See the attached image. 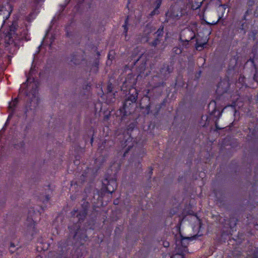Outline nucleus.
Here are the masks:
<instances>
[{
	"label": "nucleus",
	"instance_id": "obj_1",
	"mask_svg": "<svg viewBox=\"0 0 258 258\" xmlns=\"http://www.w3.org/2000/svg\"><path fill=\"white\" fill-rule=\"evenodd\" d=\"M191 222H192L193 230L196 233V235H198L202 226L201 221L197 216H195L191 218Z\"/></svg>",
	"mask_w": 258,
	"mask_h": 258
},
{
	"label": "nucleus",
	"instance_id": "obj_2",
	"mask_svg": "<svg viewBox=\"0 0 258 258\" xmlns=\"http://www.w3.org/2000/svg\"><path fill=\"white\" fill-rule=\"evenodd\" d=\"M176 253L173 254L171 258H184V254L187 252V247L186 246L180 247L177 245L175 249Z\"/></svg>",
	"mask_w": 258,
	"mask_h": 258
},
{
	"label": "nucleus",
	"instance_id": "obj_3",
	"mask_svg": "<svg viewBox=\"0 0 258 258\" xmlns=\"http://www.w3.org/2000/svg\"><path fill=\"white\" fill-rule=\"evenodd\" d=\"M187 2V7L192 10H197L200 8L202 3L198 2L197 0H186Z\"/></svg>",
	"mask_w": 258,
	"mask_h": 258
},
{
	"label": "nucleus",
	"instance_id": "obj_4",
	"mask_svg": "<svg viewBox=\"0 0 258 258\" xmlns=\"http://www.w3.org/2000/svg\"><path fill=\"white\" fill-rule=\"evenodd\" d=\"M8 7H9V10H7L6 9L3 8L1 10H0V15H2V13L4 14H6V16L4 17V19L7 20L8 19L12 11V7L10 5H8Z\"/></svg>",
	"mask_w": 258,
	"mask_h": 258
},
{
	"label": "nucleus",
	"instance_id": "obj_5",
	"mask_svg": "<svg viewBox=\"0 0 258 258\" xmlns=\"http://www.w3.org/2000/svg\"><path fill=\"white\" fill-rule=\"evenodd\" d=\"M207 43V41H205L204 43L201 44L198 41L197 42V46L196 48L198 50H201Z\"/></svg>",
	"mask_w": 258,
	"mask_h": 258
},
{
	"label": "nucleus",
	"instance_id": "obj_6",
	"mask_svg": "<svg viewBox=\"0 0 258 258\" xmlns=\"http://www.w3.org/2000/svg\"><path fill=\"white\" fill-rule=\"evenodd\" d=\"M219 19H220V18H218L215 20H213V21L209 20V21L205 20V21L207 23H208L209 24L214 25V24H217V23L219 21Z\"/></svg>",
	"mask_w": 258,
	"mask_h": 258
},
{
	"label": "nucleus",
	"instance_id": "obj_7",
	"mask_svg": "<svg viewBox=\"0 0 258 258\" xmlns=\"http://www.w3.org/2000/svg\"><path fill=\"white\" fill-rule=\"evenodd\" d=\"M107 190L110 192L112 193L114 190V188L113 187L112 189H110L108 186L107 187Z\"/></svg>",
	"mask_w": 258,
	"mask_h": 258
},
{
	"label": "nucleus",
	"instance_id": "obj_8",
	"mask_svg": "<svg viewBox=\"0 0 258 258\" xmlns=\"http://www.w3.org/2000/svg\"><path fill=\"white\" fill-rule=\"evenodd\" d=\"M181 16V14H180V15H178V14H176V15H174L173 16V17H175V18H178V17H180V16Z\"/></svg>",
	"mask_w": 258,
	"mask_h": 258
},
{
	"label": "nucleus",
	"instance_id": "obj_9",
	"mask_svg": "<svg viewBox=\"0 0 258 258\" xmlns=\"http://www.w3.org/2000/svg\"><path fill=\"white\" fill-rule=\"evenodd\" d=\"M123 27H124V28L125 33V34H126V32H127V27H126V25H124L123 26Z\"/></svg>",
	"mask_w": 258,
	"mask_h": 258
},
{
	"label": "nucleus",
	"instance_id": "obj_10",
	"mask_svg": "<svg viewBox=\"0 0 258 258\" xmlns=\"http://www.w3.org/2000/svg\"><path fill=\"white\" fill-rule=\"evenodd\" d=\"M185 240V238H184L181 240L180 243L181 244H182L184 243Z\"/></svg>",
	"mask_w": 258,
	"mask_h": 258
},
{
	"label": "nucleus",
	"instance_id": "obj_11",
	"mask_svg": "<svg viewBox=\"0 0 258 258\" xmlns=\"http://www.w3.org/2000/svg\"><path fill=\"white\" fill-rule=\"evenodd\" d=\"M164 244L165 247H167L169 245V243L168 242H166V243H164Z\"/></svg>",
	"mask_w": 258,
	"mask_h": 258
},
{
	"label": "nucleus",
	"instance_id": "obj_12",
	"mask_svg": "<svg viewBox=\"0 0 258 258\" xmlns=\"http://www.w3.org/2000/svg\"><path fill=\"white\" fill-rule=\"evenodd\" d=\"M111 182H112L113 184H115V182L114 181H112Z\"/></svg>",
	"mask_w": 258,
	"mask_h": 258
}]
</instances>
